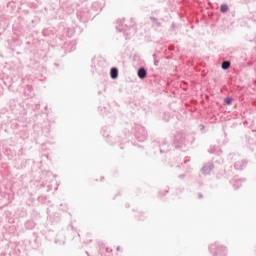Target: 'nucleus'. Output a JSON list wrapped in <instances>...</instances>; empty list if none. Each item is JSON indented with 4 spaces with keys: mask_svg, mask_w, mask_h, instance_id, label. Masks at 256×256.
Returning a JSON list of instances; mask_svg holds the SVG:
<instances>
[{
    "mask_svg": "<svg viewBox=\"0 0 256 256\" xmlns=\"http://www.w3.org/2000/svg\"><path fill=\"white\" fill-rule=\"evenodd\" d=\"M124 23H125V19L118 20L117 25H116V29L120 33H124V35H126V37H129V35H131V33H129V30L131 29V27H133V25H135V21H133V18H131V25L130 26H128L127 24H124Z\"/></svg>",
    "mask_w": 256,
    "mask_h": 256,
    "instance_id": "nucleus-1",
    "label": "nucleus"
},
{
    "mask_svg": "<svg viewBox=\"0 0 256 256\" xmlns=\"http://www.w3.org/2000/svg\"><path fill=\"white\" fill-rule=\"evenodd\" d=\"M209 251L213 256H227V248L217 244V242L209 246Z\"/></svg>",
    "mask_w": 256,
    "mask_h": 256,
    "instance_id": "nucleus-2",
    "label": "nucleus"
},
{
    "mask_svg": "<svg viewBox=\"0 0 256 256\" xmlns=\"http://www.w3.org/2000/svg\"><path fill=\"white\" fill-rule=\"evenodd\" d=\"M134 135L137 141H139L140 143H143V141H147V130L141 125L135 127Z\"/></svg>",
    "mask_w": 256,
    "mask_h": 256,
    "instance_id": "nucleus-3",
    "label": "nucleus"
},
{
    "mask_svg": "<svg viewBox=\"0 0 256 256\" xmlns=\"http://www.w3.org/2000/svg\"><path fill=\"white\" fill-rule=\"evenodd\" d=\"M175 149H183V145H188L187 139L183 134H177L174 136Z\"/></svg>",
    "mask_w": 256,
    "mask_h": 256,
    "instance_id": "nucleus-4",
    "label": "nucleus"
},
{
    "mask_svg": "<svg viewBox=\"0 0 256 256\" xmlns=\"http://www.w3.org/2000/svg\"><path fill=\"white\" fill-rule=\"evenodd\" d=\"M213 169H215V164H213V162H208L201 168V173L202 175H211Z\"/></svg>",
    "mask_w": 256,
    "mask_h": 256,
    "instance_id": "nucleus-5",
    "label": "nucleus"
},
{
    "mask_svg": "<svg viewBox=\"0 0 256 256\" xmlns=\"http://www.w3.org/2000/svg\"><path fill=\"white\" fill-rule=\"evenodd\" d=\"M147 73H148V70H147V68H145V67H140V68H138V70H137V75H138V77H139L141 80L147 79Z\"/></svg>",
    "mask_w": 256,
    "mask_h": 256,
    "instance_id": "nucleus-6",
    "label": "nucleus"
},
{
    "mask_svg": "<svg viewBox=\"0 0 256 256\" xmlns=\"http://www.w3.org/2000/svg\"><path fill=\"white\" fill-rule=\"evenodd\" d=\"M247 160H241L238 161L234 164L235 169H237L238 171H243V169H245V167H247Z\"/></svg>",
    "mask_w": 256,
    "mask_h": 256,
    "instance_id": "nucleus-7",
    "label": "nucleus"
},
{
    "mask_svg": "<svg viewBox=\"0 0 256 256\" xmlns=\"http://www.w3.org/2000/svg\"><path fill=\"white\" fill-rule=\"evenodd\" d=\"M160 153H169V146H167V139H164L162 144H159Z\"/></svg>",
    "mask_w": 256,
    "mask_h": 256,
    "instance_id": "nucleus-8",
    "label": "nucleus"
},
{
    "mask_svg": "<svg viewBox=\"0 0 256 256\" xmlns=\"http://www.w3.org/2000/svg\"><path fill=\"white\" fill-rule=\"evenodd\" d=\"M110 77L115 80V79H119V68L117 67H112L110 69Z\"/></svg>",
    "mask_w": 256,
    "mask_h": 256,
    "instance_id": "nucleus-9",
    "label": "nucleus"
},
{
    "mask_svg": "<svg viewBox=\"0 0 256 256\" xmlns=\"http://www.w3.org/2000/svg\"><path fill=\"white\" fill-rule=\"evenodd\" d=\"M221 69H223V71H228V69H231V61H223L221 63Z\"/></svg>",
    "mask_w": 256,
    "mask_h": 256,
    "instance_id": "nucleus-10",
    "label": "nucleus"
},
{
    "mask_svg": "<svg viewBox=\"0 0 256 256\" xmlns=\"http://www.w3.org/2000/svg\"><path fill=\"white\" fill-rule=\"evenodd\" d=\"M230 185H232V187L235 190H237L239 189V187H241V180H236V179L230 180Z\"/></svg>",
    "mask_w": 256,
    "mask_h": 256,
    "instance_id": "nucleus-11",
    "label": "nucleus"
},
{
    "mask_svg": "<svg viewBox=\"0 0 256 256\" xmlns=\"http://www.w3.org/2000/svg\"><path fill=\"white\" fill-rule=\"evenodd\" d=\"M150 21L153 27H161V22H159V19L155 18L154 16L150 17Z\"/></svg>",
    "mask_w": 256,
    "mask_h": 256,
    "instance_id": "nucleus-12",
    "label": "nucleus"
},
{
    "mask_svg": "<svg viewBox=\"0 0 256 256\" xmlns=\"http://www.w3.org/2000/svg\"><path fill=\"white\" fill-rule=\"evenodd\" d=\"M223 105H233V97L226 96L223 100Z\"/></svg>",
    "mask_w": 256,
    "mask_h": 256,
    "instance_id": "nucleus-13",
    "label": "nucleus"
},
{
    "mask_svg": "<svg viewBox=\"0 0 256 256\" xmlns=\"http://www.w3.org/2000/svg\"><path fill=\"white\" fill-rule=\"evenodd\" d=\"M227 11H229V5L227 4H222L220 6V13H227Z\"/></svg>",
    "mask_w": 256,
    "mask_h": 256,
    "instance_id": "nucleus-14",
    "label": "nucleus"
},
{
    "mask_svg": "<svg viewBox=\"0 0 256 256\" xmlns=\"http://www.w3.org/2000/svg\"><path fill=\"white\" fill-rule=\"evenodd\" d=\"M188 139H190V144L193 145L195 142V136H188Z\"/></svg>",
    "mask_w": 256,
    "mask_h": 256,
    "instance_id": "nucleus-15",
    "label": "nucleus"
},
{
    "mask_svg": "<svg viewBox=\"0 0 256 256\" xmlns=\"http://www.w3.org/2000/svg\"><path fill=\"white\" fill-rule=\"evenodd\" d=\"M178 177H179L180 179H184L185 177H187V175H186V174H180Z\"/></svg>",
    "mask_w": 256,
    "mask_h": 256,
    "instance_id": "nucleus-16",
    "label": "nucleus"
},
{
    "mask_svg": "<svg viewBox=\"0 0 256 256\" xmlns=\"http://www.w3.org/2000/svg\"><path fill=\"white\" fill-rule=\"evenodd\" d=\"M199 127H200V131H203L205 129V125L203 124H200Z\"/></svg>",
    "mask_w": 256,
    "mask_h": 256,
    "instance_id": "nucleus-17",
    "label": "nucleus"
},
{
    "mask_svg": "<svg viewBox=\"0 0 256 256\" xmlns=\"http://www.w3.org/2000/svg\"><path fill=\"white\" fill-rule=\"evenodd\" d=\"M198 199H203V193H198Z\"/></svg>",
    "mask_w": 256,
    "mask_h": 256,
    "instance_id": "nucleus-18",
    "label": "nucleus"
},
{
    "mask_svg": "<svg viewBox=\"0 0 256 256\" xmlns=\"http://www.w3.org/2000/svg\"><path fill=\"white\" fill-rule=\"evenodd\" d=\"M171 29H172V31L175 30V23H172V24H171Z\"/></svg>",
    "mask_w": 256,
    "mask_h": 256,
    "instance_id": "nucleus-19",
    "label": "nucleus"
},
{
    "mask_svg": "<svg viewBox=\"0 0 256 256\" xmlns=\"http://www.w3.org/2000/svg\"><path fill=\"white\" fill-rule=\"evenodd\" d=\"M154 65L157 67V65H159V60H154Z\"/></svg>",
    "mask_w": 256,
    "mask_h": 256,
    "instance_id": "nucleus-20",
    "label": "nucleus"
},
{
    "mask_svg": "<svg viewBox=\"0 0 256 256\" xmlns=\"http://www.w3.org/2000/svg\"><path fill=\"white\" fill-rule=\"evenodd\" d=\"M89 0H80V3H87Z\"/></svg>",
    "mask_w": 256,
    "mask_h": 256,
    "instance_id": "nucleus-21",
    "label": "nucleus"
},
{
    "mask_svg": "<svg viewBox=\"0 0 256 256\" xmlns=\"http://www.w3.org/2000/svg\"><path fill=\"white\" fill-rule=\"evenodd\" d=\"M43 35H47V30H44V31H43Z\"/></svg>",
    "mask_w": 256,
    "mask_h": 256,
    "instance_id": "nucleus-22",
    "label": "nucleus"
},
{
    "mask_svg": "<svg viewBox=\"0 0 256 256\" xmlns=\"http://www.w3.org/2000/svg\"><path fill=\"white\" fill-rule=\"evenodd\" d=\"M130 205L129 203H126V208L129 209Z\"/></svg>",
    "mask_w": 256,
    "mask_h": 256,
    "instance_id": "nucleus-23",
    "label": "nucleus"
},
{
    "mask_svg": "<svg viewBox=\"0 0 256 256\" xmlns=\"http://www.w3.org/2000/svg\"><path fill=\"white\" fill-rule=\"evenodd\" d=\"M120 249H121V247H120V246H118V247L116 248V251H120Z\"/></svg>",
    "mask_w": 256,
    "mask_h": 256,
    "instance_id": "nucleus-24",
    "label": "nucleus"
},
{
    "mask_svg": "<svg viewBox=\"0 0 256 256\" xmlns=\"http://www.w3.org/2000/svg\"><path fill=\"white\" fill-rule=\"evenodd\" d=\"M209 153H215V151H213V149H212V150H209Z\"/></svg>",
    "mask_w": 256,
    "mask_h": 256,
    "instance_id": "nucleus-25",
    "label": "nucleus"
},
{
    "mask_svg": "<svg viewBox=\"0 0 256 256\" xmlns=\"http://www.w3.org/2000/svg\"><path fill=\"white\" fill-rule=\"evenodd\" d=\"M120 149H123V145H120Z\"/></svg>",
    "mask_w": 256,
    "mask_h": 256,
    "instance_id": "nucleus-26",
    "label": "nucleus"
},
{
    "mask_svg": "<svg viewBox=\"0 0 256 256\" xmlns=\"http://www.w3.org/2000/svg\"><path fill=\"white\" fill-rule=\"evenodd\" d=\"M184 163H188V160H185Z\"/></svg>",
    "mask_w": 256,
    "mask_h": 256,
    "instance_id": "nucleus-27",
    "label": "nucleus"
},
{
    "mask_svg": "<svg viewBox=\"0 0 256 256\" xmlns=\"http://www.w3.org/2000/svg\"><path fill=\"white\" fill-rule=\"evenodd\" d=\"M34 241H35V243H37V239H35Z\"/></svg>",
    "mask_w": 256,
    "mask_h": 256,
    "instance_id": "nucleus-28",
    "label": "nucleus"
},
{
    "mask_svg": "<svg viewBox=\"0 0 256 256\" xmlns=\"http://www.w3.org/2000/svg\"><path fill=\"white\" fill-rule=\"evenodd\" d=\"M153 57H154V59H155V54H153Z\"/></svg>",
    "mask_w": 256,
    "mask_h": 256,
    "instance_id": "nucleus-29",
    "label": "nucleus"
}]
</instances>
